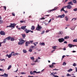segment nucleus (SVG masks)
<instances>
[{
    "label": "nucleus",
    "mask_w": 77,
    "mask_h": 77,
    "mask_svg": "<svg viewBox=\"0 0 77 77\" xmlns=\"http://www.w3.org/2000/svg\"><path fill=\"white\" fill-rule=\"evenodd\" d=\"M19 42L18 43V45H23V44L26 41L23 40L22 38H20L19 39Z\"/></svg>",
    "instance_id": "nucleus-1"
},
{
    "label": "nucleus",
    "mask_w": 77,
    "mask_h": 77,
    "mask_svg": "<svg viewBox=\"0 0 77 77\" xmlns=\"http://www.w3.org/2000/svg\"><path fill=\"white\" fill-rule=\"evenodd\" d=\"M16 26L15 23H11L10 25L9 26H7V27H11V28H15V26Z\"/></svg>",
    "instance_id": "nucleus-2"
},
{
    "label": "nucleus",
    "mask_w": 77,
    "mask_h": 77,
    "mask_svg": "<svg viewBox=\"0 0 77 77\" xmlns=\"http://www.w3.org/2000/svg\"><path fill=\"white\" fill-rule=\"evenodd\" d=\"M42 27H41V26L39 25V24H38L37 27L36 28V30L38 31H40V30H41V29H42Z\"/></svg>",
    "instance_id": "nucleus-3"
},
{
    "label": "nucleus",
    "mask_w": 77,
    "mask_h": 77,
    "mask_svg": "<svg viewBox=\"0 0 77 77\" xmlns=\"http://www.w3.org/2000/svg\"><path fill=\"white\" fill-rule=\"evenodd\" d=\"M58 41H59V42H60V43H62V42H63L65 41V39L63 38H59L58 39Z\"/></svg>",
    "instance_id": "nucleus-4"
},
{
    "label": "nucleus",
    "mask_w": 77,
    "mask_h": 77,
    "mask_svg": "<svg viewBox=\"0 0 77 77\" xmlns=\"http://www.w3.org/2000/svg\"><path fill=\"white\" fill-rule=\"evenodd\" d=\"M65 15L64 14L62 15H59L57 17V18H64V17H65Z\"/></svg>",
    "instance_id": "nucleus-5"
},
{
    "label": "nucleus",
    "mask_w": 77,
    "mask_h": 77,
    "mask_svg": "<svg viewBox=\"0 0 77 77\" xmlns=\"http://www.w3.org/2000/svg\"><path fill=\"white\" fill-rule=\"evenodd\" d=\"M68 46L69 48H72V47H74L75 46V45H72L71 44H69L68 45Z\"/></svg>",
    "instance_id": "nucleus-6"
},
{
    "label": "nucleus",
    "mask_w": 77,
    "mask_h": 77,
    "mask_svg": "<svg viewBox=\"0 0 77 77\" xmlns=\"http://www.w3.org/2000/svg\"><path fill=\"white\" fill-rule=\"evenodd\" d=\"M72 8V7L70 5H67V9H71Z\"/></svg>",
    "instance_id": "nucleus-7"
},
{
    "label": "nucleus",
    "mask_w": 77,
    "mask_h": 77,
    "mask_svg": "<svg viewBox=\"0 0 77 77\" xmlns=\"http://www.w3.org/2000/svg\"><path fill=\"white\" fill-rule=\"evenodd\" d=\"M24 31L26 33H29L30 32V30L27 29H25Z\"/></svg>",
    "instance_id": "nucleus-8"
},
{
    "label": "nucleus",
    "mask_w": 77,
    "mask_h": 77,
    "mask_svg": "<svg viewBox=\"0 0 77 77\" xmlns=\"http://www.w3.org/2000/svg\"><path fill=\"white\" fill-rule=\"evenodd\" d=\"M36 72V71H34L33 72H32V71H31L30 72V74L31 75H35V73Z\"/></svg>",
    "instance_id": "nucleus-9"
},
{
    "label": "nucleus",
    "mask_w": 77,
    "mask_h": 77,
    "mask_svg": "<svg viewBox=\"0 0 77 77\" xmlns=\"http://www.w3.org/2000/svg\"><path fill=\"white\" fill-rule=\"evenodd\" d=\"M0 34L1 35H5V34H6V33L4 32V31H1L0 32Z\"/></svg>",
    "instance_id": "nucleus-10"
},
{
    "label": "nucleus",
    "mask_w": 77,
    "mask_h": 77,
    "mask_svg": "<svg viewBox=\"0 0 77 77\" xmlns=\"http://www.w3.org/2000/svg\"><path fill=\"white\" fill-rule=\"evenodd\" d=\"M25 44V46H26V47H28L29 45L30 44V43L29 42H27Z\"/></svg>",
    "instance_id": "nucleus-11"
},
{
    "label": "nucleus",
    "mask_w": 77,
    "mask_h": 77,
    "mask_svg": "<svg viewBox=\"0 0 77 77\" xmlns=\"http://www.w3.org/2000/svg\"><path fill=\"white\" fill-rule=\"evenodd\" d=\"M12 54H10L9 55L7 54L6 56L8 57V58H10L12 56Z\"/></svg>",
    "instance_id": "nucleus-12"
},
{
    "label": "nucleus",
    "mask_w": 77,
    "mask_h": 77,
    "mask_svg": "<svg viewBox=\"0 0 77 77\" xmlns=\"http://www.w3.org/2000/svg\"><path fill=\"white\" fill-rule=\"evenodd\" d=\"M26 26H22L21 27V29L22 30H24V29H26Z\"/></svg>",
    "instance_id": "nucleus-13"
},
{
    "label": "nucleus",
    "mask_w": 77,
    "mask_h": 77,
    "mask_svg": "<svg viewBox=\"0 0 77 77\" xmlns=\"http://www.w3.org/2000/svg\"><path fill=\"white\" fill-rule=\"evenodd\" d=\"M68 5H73V3L72 2H70L68 3Z\"/></svg>",
    "instance_id": "nucleus-14"
},
{
    "label": "nucleus",
    "mask_w": 77,
    "mask_h": 77,
    "mask_svg": "<svg viewBox=\"0 0 77 77\" xmlns=\"http://www.w3.org/2000/svg\"><path fill=\"white\" fill-rule=\"evenodd\" d=\"M55 74H57V72H55V73L53 72V73H51V75H54Z\"/></svg>",
    "instance_id": "nucleus-15"
},
{
    "label": "nucleus",
    "mask_w": 77,
    "mask_h": 77,
    "mask_svg": "<svg viewBox=\"0 0 77 77\" xmlns=\"http://www.w3.org/2000/svg\"><path fill=\"white\" fill-rule=\"evenodd\" d=\"M4 77H8V74L5 73L4 74Z\"/></svg>",
    "instance_id": "nucleus-16"
},
{
    "label": "nucleus",
    "mask_w": 77,
    "mask_h": 77,
    "mask_svg": "<svg viewBox=\"0 0 77 77\" xmlns=\"http://www.w3.org/2000/svg\"><path fill=\"white\" fill-rule=\"evenodd\" d=\"M35 29V26H32L31 28V30H33Z\"/></svg>",
    "instance_id": "nucleus-17"
},
{
    "label": "nucleus",
    "mask_w": 77,
    "mask_h": 77,
    "mask_svg": "<svg viewBox=\"0 0 77 77\" xmlns=\"http://www.w3.org/2000/svg\"><path fill=\"white\" fill-rule=\"evenodd\" d=\"M11 39V36H8L6 38V39H8V40H10Z\"/></svg>",
    "instance_id": "nucleus-18"
},
{
    "label": "nucleus",
    "mask_w": 77,
    "mask_h": 77,
    "mask_svg": "<svg viewBox=\"0 0 77 77\" xmlns=\"http://www.w3.org/2000/svg\"><path fill=\"white\" fill-rule=\"evenodd\" d=\"M40 45H43V46L45 45V43H44L43 42L42 43H40L39 44Z\"/></svg>",
    "instance_id": "nucleus-19"
},
{
    "label": "nucleus",
    "mask_w": 77,
    "mask_h": 77,
    "mask_svg": "<svg viewBox=\"0 0 77 77\" xmlns=\"http://www.w3.org/2000/svg\"><path fill=\"white\" fill-rule=\"evenodd\" d=\"M56 47H57V46H53L52 47V48H53V49L56 50Z\"/></svg>",
    "instance_id": "nucleus-20"
},
{
    "label": "nucleus",
    "mask_w": 77,
    "mask_h": 77,
    "mask_svg": "<svg viewBox=\"0 0 77 77\" xmlns=\"http://www.w3.org/2000/svg\"><path fill=\"white\" fill-rule=\"evenodd\" d=\"M57 9V8H54L52 10H50V11L51 12V11H55V10H56V9Z\"/></svg>",
    "instance_id": "nucleus-21"
},
{
    "label": "nucleus",
    "mask_w": 77,
    "mask_h": 77,
    "mask_svg": "<svg viewBox=\"0 0 77 77\" xmlns=\"http://www.w3.org/2000/svg\"><path fill=\"white\" fill-rule=\"evenodd\" d=\"M69 37V36H66V37H64V39H68Z\"/></svg>",
    "instance_id": "nucleus-22"
},
{
    "label": "nucleus",
    "mask_w": 77,
    "mask_h": 77,
    "mask_svg": "<svg viewBox=\"0 0 77 77\" xmlns=\"http://www.w3.org/2000/svg\"><path fill=\"white\" fill-rule=\"evenodd\" d=\"M33 44L35 46H36V44H38V42H36L35 43H33Z\"/></svg>",
    "instance_id": "nucleus-23"
},
{
    "label": "nucleus",
    "mask_w": 77,
    "mask_h": 77,
    "mask_svg": "<svg viewBox=\"0 0 77 77\" xmlns=\"http://www.w3.org/2000/svg\"><path fill=\"white\" fill-rule=\"evenodd\" d=\"M23 53H27V51H26V50L23 49Z\"/></svg>",
    "instance_id": "nucleus-24"
},
{
    "label": "nucleus",
    "mask_w": 77,
    "mask_h": 77,
    "mask_svg": "<svg viewBox=\"0 0 77 77\" xmlns=\"http://www.w3.org/2000/svg\"><path fill=\"white\" fill-rule=\"evenodd\" d=\"M65 18H66V21H67L68 20V18L67 17V16H66L65 17Z\"/></svg>",
    "instance_id": "nucleus-25"
},
{
    "label": "nucleus",
    "mask_w": 77,
    "mask_h": 77,
    "mask_svg": "<svg viewBox=\"0 0 77 77\" xmlns=\"http://www.w3.org/2000/svg\"><path fill=\"white\" fill-rule=\"evenodd\" d=\"M14 40H15V39L14 38H11V41H14Z\"/></svg>",
    "instance_id": "nucleus-26"
},
{
    "label": "nucleus",
    "mask_w": 77,
    "mask_h": 77,
    "mask_svg": "<svg viewBox=\"0 0 77 77\" xmlns=\"http://www.w3.org/2000/svg\"><path fill=\"white\" fill-rule=\"evenodd\" d=\"M70 71H72V69H70L68 70V72H70Z\"/></svg>",
    "instance_id": "nucleus-27"
},
{
    "label": "nucleus",
    "mask_w": 77,
    "mask_h": 77,
    "mask_svg": "<svg viewBox=\"0 0 77 77\" xmlns=\"http://www.w3.org/2000/svg\"><path fill=\"white\" fill-rule=\"evenodd\" d=\"M11 67H12V66H11V65H10L9 66L7 69H8V70H9V69H10V68H11Z\"/></svg>",
    "instance_id": "nucleus-28"
},
{
    "label": "nucleus",
    "mask_w": 77,
    "mask_h": 77,
    "mask_svg": "<svg viewBox=\"0 0 77 77\" xmlns=\"http://www.w3.org/2000/svg\"><path fill=\"white\" fill-rule=\"evenodd\" d=\"M73 42H77V38L74 39L73 41Z\"/></svg>",
    "instance_id": "nucleus-29"
},
{
    "label": "nucleus",
    "mask_w": 77,
    "mask_h": 77,
    "mask_svg": "<svg viewBox=\"0 0 77 77\" xmlns=\"http://www.w3.org/2000/svg\"><path fill=\"white\" fill-rule=\"evenodd\" d=\"M66 76L67 77H69V76H71V75L69 73H67V75H66Z\"/></svg>",
    "instance_id": "nucleus-30"
},
{
    "label": "nucleus",
    "mask_w": 77,
    "mask_h": 77,
    "mask_svg": "<svg viewBox=\"0 0 77 77\" xmlns=\"http://www.w3.org/2000/svg\"><path fill=\"white\" fill-rule=\"evenodd\" d=\"M50 68H54V66L52 64L51 66H49Z\"/></svg>",
    "instance_id": "nucleus-31"
},
{
    "label": "nucleus",
    "mask_w": 77,
    "mask_h": 77,
    "mask_svg": "<svg viewBox=\"0 0 77 77\" xmlns=\"http://www.w3.org/2000/svg\"><path fill=\"white\" fill-rule=\"evenodd\" d=\"M3 23V21L2 20H0V24H2Z\"/></svg>",
    "instance_id": "nucleus-32"
},
{
    "label": "nucleus",
    "mask_w": 77,
    "mask_h": 77,
    "mask_svg": "<svg viewBox=\"0 0 77 77\" xmlns=\"http://www.w3.org/2000/svg\"><path fill=\"white\" fill-rule=\"evenodd\" d=\"M35 46H31L30 47V48H35Z\"/></svg>",
    "instance_id": "nucleus-33"
},
{
    "label": "nucleus",
    "mask_w": 77,
    "mask_h": 77,
    "mask_svg": "<svg viewBox=\"0 0 77 77\" xmlns=\"http://www.w3.org/2000/svg\"><path fill=\"white\" fill-rule=\"evenodd\" d=\"M30 59L32 60H34L35 59L34 58V57H30Z\"/></svg>",
    "instance_id": "nucleus-34"
},
{
    "label": "nucleus",
    "mask_w": 77,
    "mask_h": 77,
    "mask_svg": "<svg viewBox=\"0 0 77 77\" xmlns=\"http://www.w3.org/2000/svg\"><path fill=\"white\" fill-rule=\"evenodd\" d=\"M22 37L23 38H25V37H26V35L25 34H22Z\"/></svg>",
    "instance_id": "nucleus-35"
},
{
    "label": "nucleus",
    "mask_w": 77,
    "mask_h": 77,
    "mask_svg": "<svg viewBox=\"0 0 77 77\" xmlns=\"http://www.w3.org/2000/svg\"><path fill=\"white\" fill-rule=\"evenodd\" d=\"M77 1L76 0H75L74 1H73V2L74 3H75V4H76L77 3Z\"/></svg>",
    "instance_id": "nucleus-36"
},
{
    "label": "nucleus",
    "mask_w": 77,
    "mask_h": 77,
    "mask_svg": "<svg viewBox=\"0 0 77 77\" xmlns=\"http://www.w3.org/2000/svg\"><path fill=\"white\" fill-rule=\"evenodd\" d=\"M63 65L65 66V65H66V63L65 62H64L63 63Z\"/></svg>",
    "instance_id": "nucleus-37"
},
{
    "label": "nucleus",
    "mask_w": 77,
    "mask_h": 77,
    "mask_svg": "<svg viewBox=\"0 0 77 77\" xmlns=\"http://www.w3.org/2000/svg\"><path fill=\"white\" fill-rule=\"evenodd\" d=\"M33 41H30L29 42L30 44H32L33 43Z\"/></svg>",
    "instance_id": "nucleus-38"
},
{
    "label": "nucleus",
    "mask_w": 77,
    "mask_h": 77,
    "mask_svg": "<svg viewBox=\"0 0 77 77\" xmlns=\"http://www.w3.org/2000/svg\"><path fill=\"white\" fill-rule=\"evenodd\" d=\"M65 11V10H64V8H63L60 10L61 12H62V11Z\"/></svg>",
    "instance_id": "nucleus-39"
},
{
    "label": "nucleus",
    "mask_w": 77,
    "mask_h": 77,
    "mask_svg": "<svg viewBox=\"0 0 77 77\" xmlns=\"http://www.w3.org/2000/svg\"><path fill=\"white\" fill-rule=\"evenodd\" d=\"M0 71H5V70L3 69H0Z\"/></svg>",
    "instance_id": "nucleus-40"
},
{
    "label": "nucleus",
    "mask_w": 77,
    "mask_h": 77,
    "mask_svg": "<svg viewBox=\"0 0 77 77\" xmlns=\"http://www.w3.org/2000/svg\"><path fill=\"white\" fill-rule=\"evenodd\" d=\"M75 20H76V19H75V18H73L72 20V21H75Z\"/></svg>",
    "instance_id": "nucleus-41"
},
{
    "label": "nucleus",
    "mask_w": 77,
    "mask_h": 77,
    "mask_svg": "<svg viewBox=\"0 0 77 77\" xmlns=\"http://www.w3.org/2000/svg\"><path fill=\"white\" fill-rule=\"evenodd\" d=\"M44 33H45V31H42L41 34V35H43V34H44Z\"/></svg>",
    "instance_id": "nucleus-42"
},
{
    "label": "nucleus",
    "mask_w": 77,
    "mask_h": 77,
    "mask_svg": "<svg viewBox=\"0 0 77 77\" xmlns=\"http://www.w3.org/2000/svg\"><path fill=\"white\" fill-rule=\"evenodd\" d=\"M73 10L74 11H75V12L77 11V8H75Z\"/></svg>",
    "instance_id": "nucleus-43"
},
{
    "label": "nucleus",
    "mask_w": 77,
    "mask_h": 77,
    "mask_svg": "<svg viewBox=\"0 0 77 77\" xmlns=\"http://www.w3.org/2000/svg\"><path fill=\"white\" fill-rule=\"evenodd\" d=\"M77 65L75 63H74L73 65L72 66H75Z\"/></svg>",
    "instance_id": "nucleus-44"
},
{
    "label": "nucleus",
    "mask_w": 77,
    "mask_h": 77,
    "mask_svg": "<svg viewBox=\"0 0 77 77\" xmlns=\"http://www.w3.org/2000/svg\"><path fill=\"white\" fill-rule=\"evenodd\" d=\"M58 34H59V35H60V34H62V32L60 31L59 33H58Z\"/></svg>",
    "instance_id": "nucleus-45"
},
{
    "label": "nucleus",
    "mask_w": 77,
    "mask_h": 77,
    "mask_svg": "<svg viewBox=\"0 0 77 77\" xmlns=\"http://www.w3.org/2000/svg\"><path fill=\"white\" fill-rule=\"evenodd\" d=\"M29 52H32V49H29Z\"/></svg>",
    "instance_id": "nucleus-46"
},
{
    "label": "nucleus",
    "mask_w": 77,
    "mask_h": 77,
    "mask_svg": "<svg viewBox=\"0 0 77 77\" xmlns=\"http://www.w3.org/2000/svg\"><path fill=\"white\" fill-rule=\"evenodd\" d=\"M36 72H35V73L36 74H38L39 73H40V72H36V71H35Z\"/></svg>",
    "instance_id": "nucleus-47"
},
{
    "label": "nucleus",
    "mask_w": 77,
    "mask_h": 77,
    "mask_svg": "<svg viewBox=\"0 0 77 77\" xmlns=\"http://www.w3.org/2000/svg\"><path fill=\"white\" fill-rule=\"evenodd\" d=\"M12 56H16V53H15L14 54H12Z\"/></svg>",
    "instance_id": "nucleus-48"
},
{
    "label": "nucleus",
    "mask_w": 77,
    "mask_h": 77,
    "mask_svg": "<svg viewBox=\"0 0 77 77\" xmlns=\"http://www.w3.org/2000/svg\"><path fill=\"white\" fill-rule=\"evenodd\" d=\"M21 74H26V73L25 72H21Z\"/></svg>",
    "instance_id": "nucleus-49"
},
{
    "label": "nucleus",
    "mask_w": 77,
    "mask_h": 77,
    "mask_svg": "<svg viewBox=\"0 0 77 77\" xmlns=\"http://www.w3.org/2000/svg\"><path fill=\"white\" fill-rule=\"evenodd\" d=\"M6 38L4 40V43H5V42H6Z\"/></svg>",
    "instance_id": "nucleus-50"
},
{
    "label": "nucleus",
    "mask_w": 77,
    "mask_h": 77,
    "mask_svg": "<svg viewBox=\"0 0 77 77\" xmlns=\"http://www.w3.org/2000/svg\"><path fill=\"white\" fill-rule=\"evenodd\" d=\"M54 70L55 71H58V70H59V69H53V71H54Z\"/></svg>",
    "instance_id": "nucleus-51"
},
{
    "label": "nucleus",
    "mask_w": 77,
    "mask_h": 77,
    "mask_svg": "<svg viewBox=\"0 0 77 77\" xmlns=\"http://www.w3.org/2000/svg\"><path fill=\"white\" fill-rule=\"evenodd\" d=\"M64 12H65V13H68V11H65V10H64Z\"/></svg>",
    "instance_id": "nucleus-52"
},
{
    "label": "nucleus",
    "mask_w": 77,
    "mask_h": 77,
    "mask_svg": "<svg viewBox=\"0 0 77 77\" xmlns=\"http://www.w3.org/2000/svg\"><path fill=\"white\" fill-rule=\"evenodd\" d=\"M12 15H13V16H15V14H14V13H12Z\"/></svg>",
    "instance_id": "nucleus-53"
},
{
    "label": "nucleus",
    "mask_w": 77,
    "mask_h": 77,
    "mask_svg": "<svg viewBox=\"0 0 77 77\" xmlns=\"http://www.w3.org/2000/svg\"><path fill=\"white\" fill-rule=\"evenodd\" d=\"M67 8V6H64L63 7V8H64V9H65V8Z\"/></svg>",
    "instance_id": "nucleus-54"
},
{
    "label": "nucleus",
    "mask_w": 77,
    "mask_h": 77,
    "mask_svg": "<svg viewBox=\"0 0 77 77\" xmlns=\"http://www.w3.org/2000/svg\"><path fill=\"white\" fill-rule=\"evenodd\" d=\"M16 55L18 56V55H20V54H19L18 53H16Z\"/></svg>",
    "instance_id": "nucleus-55"
},
{
    "label": "nucleus",
    "mask_w": 77,
    "mask_h": 77,
    "mask_svg": "<svg viewBox=\"0 0 77 77\" xmlns=\"http://www.w3.org/2000/svg\"><path fill=\"white\" fill-rule=\"evenodd\" d=\"M40 20H45V18L44 17H42L40 19Z\"/></svg>",
    "instance_id": "nucleus-56"
},
{
    "label": "nucleus",
    "mask_w": 77,
    "mask_h": 77,
    "mask_svg": "<svg viewBox=\"0 0 77 77\" xmlns=\"http://www.w3.org/2000/svg\"><path fill=\"white\" fill-rule=\"evenodd\" d=\"M54 77H59V76H58L57 75H54Z\"/></svg>",
    "instance_id": "nucleus-57"
},
{
    "label": "nucleus",
    "mask_w": 77,
    "mask_h": 77,
    "mask_svg": "<svg viewBox=\"0 0 77 77\" xmlns=\"http://www.w3.org/2000/svg\"><path fill=\"white\" fill-rule=\"evenodd\" d=\"M4 8H5V11H6V6H5L4 7Z\"/></svg>",
    "instance_id": "nucleus-58"
},
{
    "label": "nucleus",
    "mask_w": 77,
    "mask_h": 77,
    "mask_svg": "<svg viewBox=\"0 0 77 77\" xmlns=\"http://www.w3.org/2000/svg\"><path fill=\"white\" fill-rule=\"evenodd\" d=\"M64 44H67V42L66 41L64 42Z\"/></svg>",
    "instance_id": "nucleus-59"
},
{
    "label": "nucleus",
    "mask_w": 77,
    "mask_h": 77,
    "mask_svg": "<svg viewBox=\"0 0 77 77\" xmlns=\"http://www.w3.org/2000/svg\"><path fill=\"white\" fill-rule=\"evenodd\" d=\"M23 22H24V21H23V20L20 21V23H23Z\"/></svg>",
    "instance_id": "nucleus-60"
},
{
    "label": "nucleus",
    "mask_w": 77,
    "mask_h": 77,
    "mask_svg": "<svg viewBox=\"0 0 77 77\" xmlns=\"http://www.w3.org/2000/svg\"><path fill=\"white\" fill-rule=\"evenodd\" d=\"M54 51H55V50H52L51 51V53H53V52H54Z\"/></svg>",
    "instance_id": "nucleus-61"
},
{
    "label": "nucleus",
    "mask_w": 77,
    "mask_h": 77,
    "mask_svg": "<svg viewBox=\"0 0 77 77\" xmlns=\"http://www.w3.org/2000/svg\"><path fill=\"white\" fill-rule=\"evenodd\" d=\"M72 52V53H75V52H76V51H73Z\"/></svg>",
    "instance_id": "nucleus-62"
},
{
    "label": "nucleus",
    "mask_w": 77,
    "mask_h": 77,
    "mask_svg": "<svg viewBox=\"0 0 77 77\" xmlns=\"http://www.w3.org/2000/svg\"><path fill=\"white\" fill-rule=\"evenodd\" d=\"M75 69L76 70V72H77V68L76 67H75Z\"/></svg>",
    "instance_id": "nucleus-63"
},
{
    "label": "nucleus",
    "mask_w": 77,
    "mask_h": 77,
    "mask_svg": "<svg viewBox=\"0 0 77 77\" xmlns=\"http://www.w3.org/2000/svg\"><path fill=\"white\" fill-rule=\"evenodd\" d=\"M28 77H34L33 76H31L30 75L28 76Z\"/></svg>",
    "instance_id": "nucleus-64"
}]
</instances>
